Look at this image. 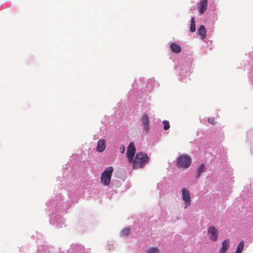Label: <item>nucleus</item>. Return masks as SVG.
Here are the masks:
<instances>
[{
	"label": "nucleus",
	"mask_w": 253,
	"mask_h": 253,
	"mask_svg": "<svg viewBox=\"0 0 253 253\" xmlns=\"http://www.w3.org/2000/svg\"><path fill=\"white\" fill-rule=\"evenodd\" d=\"M149 158L148 155L145 153L139 152L135 155V158L133 159L132 166L134 169L143 168L149 162Z\"/></svg>",
	"instance_id": "obj_1"
},
{
	"label": "nucleus",
	"mask_w": 253,
	"mask_h": 253,
	"mask_svg": "<svg viewBox=\"0 0 253 253\" xmlns=\"http://www.w3.org/2000/svg\"><path fill=\"white\" fill-rule=\"evenodd\" d=\"M114 169L112 167H107L102 173L100 181L105 186L109 187Z\"/></svg>",
	"instance_id": "obj_2"
},
{
	"label": "nucleus",
	"mask_w": 253,
	"mask_h": 253,
	"mask_svg": "<svg viewBox=\"0 0 253 253\" xmlns=\"http://www.w3.org/2000/svg\"><path fill=\"white\" fill-rule=\"evenodd\" d=\"M192 163V159L188 155H181L177 159V165L179 168L183 169L189 167Z\"/></svg>",
	"instance_id": "obj_3"
},
{
	"label": "nucleus",
	"mask_w": 253,
	"mask_h": 253,
	"mask_svg": "<svg viewBox=\"0 0 253 253\" xmlns=\"http://www.w3.org/2000/svg\"><path fill=\"white\" fill-rule=\"evenodd\" d=\"M207 234L210 240L216 242L218 238V231L215 226H210L207 231Z\"/></svg>",
	"instance_id": "obj_4"
},
{
	"label": "nucleus",
	"mask_w": 253,
	"mask_h": 253,
	"mask_svg": "<svg viewBox=\"0 0 253 253\" xmlns=\"http://www.w3.org/2000/svg\"><path fill=\"white\" fill-rule=\"evenodd\" d=\"M135 152L136 149L134 143L133 142H131L129 144L126 150V157L129 162L131 163L132 162Z\"/></svg>",
	"instance_id": "obj_5"
},
{
	"label": "nucleus",
	"mask_w": 253,
	"mask_h": 253,
	"mask_svg": "<svg viewBox=\"0 0 253 253\" xmlns=\"http://www.w3.org/2000/svg\"><path fill=\"white\" fill-rule=\"evenodd\" d=\"M141 122L143 126V130L147 133L149 132L150 129V125L149 118L147 114L145 113L143 114Z\"/></svg>",
	"instance_id": "obj_6"
},
{
	"label": "nucleus",
	"mask_w": 253,
	"mask_h": 253,
	"mask_svg": "<svg viewBox=\"0 0 253 253\" xmlns=\"http://www.w3.org/2000/svg\"><path fill=\"white\" fill-rule=\"evenodd\" d=\"M182 200L187 205L185 208H186L187 206L191 205V199H190V194L189 190L186 188H183L182 189Z\"/></svg>",
	"instance_id": "obj_7"
},
{
	"label": "nucleus",
	"mask_w": 253,
	"mask_h": 253,
	"mask_svg": "<svg viewBox=\"0 0 253 253\" xmlns=\"http://www.w3.org/2000/svg\"><path fill=\"white\" fill-rule=\"evenodd\" d=\"M208 0H202L199 3V12L203 14L207 10L208 7Z\"/></svg>",
	"instance_id": "obj_8"
},
{
	"label": "nucleus",
	"mask_w": 253,
	"mask_h": 253,
	"mask_svg": "<svg viewBox=\"0 0 253 253\" xmlns=\"http://www.w3.org/2000/svg\"><path fill=\"white\" fill-rule=\"evenodd\" d=\"M106 148V140L103 139L99 140L97 142L96 150L98 152H103Z\"/></svg>",
	"instance_id": "obj_9"
},
{
	"label": "nucleus",
	"mask_w": 253,
	"mask_h": 253,
	"mask_svg": "<svg viewBox=\"0 0 253 253\" xmlns=\"http://www.w3.org/2000/svg\"><path fill=\"white\" fill-rule=\"evenodd\" d=\"M230 247V240L226 239L222 243V247L219 251V253H226Z\"/></svg>",
	"instance_id": "obj_10"
},
{
	"label": "nucleus",
	"mask_w": 253,
	"mask_h": 253,
	"mask_svg": "<svg viewBox=\"0 0 253 253\" xmlns=\"http://www.w3.org/2000/svg\"><path fill=\"white\" fill-rule=\"evenodd\" d=\"M170 48L172 52L177 54L179 53L181 51L180 46L175 42H172L170 44Z\"/></svg>",
	"instance_id": "obj_11"
},
{
	"label": "nucleus",
	"mask_w": 253,
	"mask_h": 253,
	"mask_svg": "<svg viewBox=\"0 0 253 253\" xmlns=\"http://www.w3.org/2000/svg\"><path fill=\"white\" fill-rule=\"evenodd\" d=\"M206 32L207 30L205 27L204 25H201L198 30V33L202 39L206 37Z\"/></svg>",
	"instance_id": "obj_12"
},
{
	"label": "nucleus",
	"mask_w": 253,
	"mask_h": 253,
	"mask_svg": "<svg viewBox=\"0 0 253 253\" xmlns=\"http://www.w3.org/2000/svg\"><path fill=\"white\" fill-rule=\"evenodd\" d=\"M206 170L205 166L204 164H202L200 165L199 168L197 169V173L196 174V177L197 178H199L201 175V174L205 172Z\"/></svg>",
	"instance_id": "obj_13"
},
{
	"label": "nucleus",
	"mask_w": 253,
	"mask_h": 253,
	"mask_svg": "<svg viewBox=\"0 0 253 253\" xmlns=\"http://www.w3.org/2000/svg\"><path fill=\"white\" fill-rule=\"evenodd\" d=\"M244 242L243 241H241L238 245L235 253H242L244 250Z\"/></svg>",
	"instance_id": "obj_14"
},
{
	"label": "nucleus",
	"mask_w": 253,
	"mask_h": 253,
	"mask_svg": "<svg viewBox=\"0 0 253 253\" xmlns=\"http://www.w3.org/2000/svg\"><path fill=\"white\" fill-rule=\"evenodd\" d=\"M159 251L157 247H151L148 248L146 253H159Z\"/></svg>",
	"instance_id": "obj_15"
},
{
	"label": "nucleus",
	"mask_w": 253,
	"mask_h": 253,
	"mask_svg": "<svg viewBox=\"0 0 253 253\" xmlns=\"http://www.w3.org/2000/svg\"><path fill=\"white\" fill-rule=\"evenodd\" d=\"M130 229L129 228H124L121 232V235L122 236H127L129 235Z\"/></svg>",
	"instance_id": "obj_16"
},
{
	"label": "nucleus",
	"mask_w": 253,
	"mask_h": 253,
	"mask_svg": "<svg viewBox=\"0 0 253 253\" xmlns=\"http://www.w3.org/2000/svg\"><path fill=\"white\" fill-rule=\"evenodd\" d=\"M191 23L190 25V30L192 32H194L196 30V27L195 24V19L194 17L191 18Z\"/></svg>",
	"instance_id": "obj_17"
},
{
	"label": "nucleus",
	"mask_w": 253,
	"mask_h": 253,
	"mask_svg": "<svg viewBox=\"0 0 253 253\" xmlns=\"http://www.w3.org/2000/svg\"><path fill=\"white\" fill-rule=\"evenodd\" d=\"M163 124H164V129L165 130H167L169 128V124L168 121H164L163 122Z\"/></svg>",
	"instance_id": "obj_18"
},
{
	"label": "nucleus",
	"mask_w": 253,
	"mask_h": 253,
	"mask_svg": "<svg viewBox=\"0 0 253 253\" xmlns=\"http://www.w3.org/2000/svg\"><path fill=\"white\" fill-rule=\"evenodd\" d=\"M208 122L211 124V125H214L216 124V122L215 120V118H212V117H211V118H209L208 119Z\"/></svg>",
	"instance_id": "obj_19"
},
{
	"label": "nucleus",
	"mask_w": 253,
	"mask_h": 253,
	"mask_svg": "<svg viewBox=\"0 0 253 253\" xmlns=\"http://www.w3.org/2000/svg\"><path fill=\"white\" fill-rule=\"evenodd\" d=\"M125 146L124 145H121V146L120 147V152L122 154H123L125 152Z\"/></svg>",
	"instance_id": "obj_20"
}]
</instances>
